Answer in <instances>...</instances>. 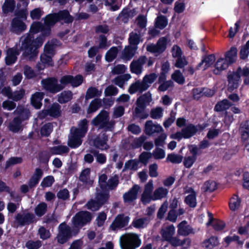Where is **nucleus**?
<instances>
[{
    "label": "nucleus",
    "instance_id": "1",
    "mask_svg": "<svg viewBox=\"0 0 249 249\" xmlns=\"http://www.w3.org/2000/svg\"><path fill=\"white\" fill-rule=\"evenodd\" d=\"M43 45L41 37L35 38L31 34H27L19 38L18 51L22 52V56L28 58L30 60H33L37 56L39 53L38 49Z\"/></svg>",
    "mask_w": 249,
    "mask_h": 249
},
{
    "label": "nucleus",
    "instance_id": "2",
    "mask_svg": "<svg viewBox=\"0 0 249 249\" xmlns=\"http://www.w3.org/2000/svg\"><path fill=\"white\" fill-rule=\"evenodd\" d=\"M109 112L104 109L101 110L99 114L91 121V124L103 129L105 132L113 131L115 128V122L109 120Z\"/></svg>",
    "mask_w": 249,
    "mask_h": 249
},
{
    "label": "nucleus",
    "instance_id": "3",
    "mask_svg": "<svg viewBox=\"0 0 249 249\" xmlns=\"http://www.w3.org/2000/svg\"><path fill=\"white\" fill-rule=\"evenodd\" d=\"M142 241L139 235L134 233H130L122 235L120 239L121 249H136L139 247Z\"/></svg>",
    "mask_w": 249,
    "mask_h": 249
},
{
    "label": "nucleus",
    "instance_id": "4",
    "mask_svg": "<svg viewBox=\"0 0 249 249\" xmlns=\"http://www.w3.org/2000/svg\"><path fill=\"white\" fill-rule=\"evenodd\" d=\"M61 106L58 103L54 102L51 105L44 104V108L38 113L40 119H44L48 116L56 119L61 116Z\"/></svg>",
    "mask_w": 249,
    "mask_h": 249
},
{
    "label": "nucleus",
    "instance_id": "5",
    "mask_svg": "<svg viewBox=\"0 0 249 249\" xmlns=\"http://www.w3.org/2000/svg\"><path fill=\"white\" fill-rule=\"evenodd\" d=\"M43 89L47 92L53 94H56L62 90L61 85L58 83L55 77H49L43 79L41 81Z\"/></svg>",
    "mask_w": 249,
    "mask_h": 249
},
{
    "label": "nucleus",
    "instance_id": "6",
    "mask_svg": "<svg viewBox=\"0 0 249 249\" xmlns=\"http://www.w3.org/2000/svg\"><path fill=\"white\" fill-rule=\"evenodd\" d=\"M71 238V235L70 227L65 222L61 223L58 226V232L56 237L57 243L60 244H64Z\"/></svg>",
    "mask_w": 249,
    "mask_h": 249
},
{
    "label": "nucleus",
    "instance_id": "7",
    "mask_svg": "<svg viewBox=\"0 0 249 249\" xmlns=\"http://www.w3.org/2000/svg\"><path fill=\"white\" fill-rule=\"evenodd\" d=\"M207 125V124L205 123L202 124H197V125H195L193 124H188L184 128H182L185 139H188L192 137L198 131H202Z\"/></svg>",
    "mask_w": 249,
    "mask_h": 249
},
{
    "label": "nucleus",
    "instance_id": "8",
    "mask_svg": "<svg viewBox=\"0 0 249 249\" xmlns=\"http://www.w3.org/2000/svg\"><path fill=\"white\" fill-rule=\"evenodd\" d=\"M92 219L90 213L88 211H80L72 218L73 225H79L82 227L89 223Z\"/></svg>",
    "mask_w": 249,
    "mask_h": 249
},
{
    "label": "nucleus",
    "instance_id": "9",
    "mask_svg": "<svg viewBox=\"0 0 249 249\" xmlns=\"http://www.w3.org/2000/svg\"><path fill=\"white\" fill-rule=\"evenodd\" d=\"M167 44V38L165 37H162L158 40L156 44L152 43L148 45L146 47V50L151 53L161 54L165 51Z\"/></svg>",
    "mask_w": 249,
    "mask_h": 249
},
{
    "label": "nucleus",
    "instance_id": "10",
    "mask_svg": "<svg viewBox=\"0 0 249 249\" xmlns=\"http://www.w3.org/2000/svg\"><path fill=\"white\" fill-rule=\"evenodd\" d=\"M35 218L34 214L31 213L23 214L18 213L15 216V223L17 224L18 226L23 227L34 223L36 221Z\"/></svg>",
    "mask_w": 249,
    "mask_h": 249
},
{
    "label": "nucleus",
    "instance_id": "11",
    "mask_svg": "<svg viewBox=\"0 0 249 249\" xmlns=\"http://www.w3.org/2000/svg\"><path fill=\"white\" fill-rule=\"evenodd\" d=\"M228 90L232 92L237 89L241 82L240 75L235 71L230 72L227 75Z\"/></svg>",
    "mask_w": 249,
    "mask_h": 249
},
{
    "label": "nucleus",
    "instance_id": "12",
    "mask_svg": "<svg viewBox=\"0 0 249 249\" xmlns=\"http://www.w3.org/2000/svg\"><path fill=\"white\" fill-rule=\"evenodd\" d=\"M27 28L25 23L18 18H14L11 22L10 31L16 35H19Z\"/></svg>",
    "mask_w": 249,
    "mask_h": 249
},
{
    "label": "nucleus",
    "instance_id": "13",
    "mask_svg": "<svg viewBox=\"0 0 249 249\" xmlns=\"http://www.w3.org/2000/svg\"><path fill=\"white\" fill-rule=\"evenodd\" d=\"M151 100L152 95L150 91L138 97L136 102L137 107L135 109V114H138L142 112V110L145 108L146 103H149Z\"/></svg>",
    "mask_w": 249,
    "mask_h": 249
},
{
    "label": "nucleus",
    "instance_id": "14",
    "mask_svg": "<svg viewBox=\"0 0 249 249\" xmlns=\"http://www.w3.org/2000/svg\"><path fill=\"white\" fill-rule=\"evenodd\" d=\"M53 56L42 53L40 56V61L36 64V67L38 71L44 70L45 68L54 66Z\"/></svg>",
    "mask_w": 249,
    "mask_h": 249
},
{
    "label": "nucleus",
    "instance_id": "15",
    "mask_svg": "<svg viewBox=\"0 0 249 249\" xmlns=\"http://www.w3.org/2000/svg\"><path fill=\"white\" fill-rule=\"evenodd\" d=\"M129 217L124 216V214H119L116 216L114 220L110 226L112 231H115L117 229L123 228L128 225Z\"/></svg>",
    "mask_w": 249,
    "mask_h": 249
},
{
    "label": "nucleus",
    "instance_id": "16",
    "mask_svg": "<svg viewBox=\"0 0 249 249\" xmlns=\"http://www.w3.org/2000/svg\"><path fill=\"white\" fill-rule=\"evenodd\" d=\"M146 61L147 57L145 55L141 56L136 60H133L130 65L131 72L136 74L141 73L143 65Z\"/></svg>",
    "mask_w": 249,
    "mask_h": 249
},
{
    "label": "nucleus",
    "instance_id": "17",
    "mask_svg": "<svg viewBox=\"0 0 249 249\" xmlns=\"http://www.w3.org/2000/svg\"><path fill=\"white\" fill-rule=\"evenodd\" d=\"M108 140V135L106 133H104L102 135V138L97 136L93 140V145L95 148L102 150H107L109 148V146L107 144Z\"/></svg>",
    "mask_w": 249,
    "mask_h": 249
},
{
    "label": "nucleus",
    "instance_id": "18",
    "mask_svg": "<svg viewBox=\"0 0 249 249\" xmlns=\"http://www.w3.org/2000/svg\"><path fill=\"white\" fill-rule=\"evenodd\" d=\"M20 54L18 51V43L13 48L8 49L7 56L5 57V63L7 65H11L15 63L18 58L17 56Z\"/></svg>",
    "mask_w": 249,
    "mask_h": 249
},
{
    "label": "nucleus",
    "instance_id": "19",
    "mask_svg": "<svg viewBox=\"0 0 249 249\" xmlns=\"http://www.w3.org/2000/svg\"><path fill=\"white\" fill-rule=\"evenodd\" d=\"M135 32H131L129 34V37L128 39L129 44L138 48V45L140 42L143 41L142 36L143 34H142L141 30H135Z\"/></svg>",
    "mask_w": 249,
    "mask_h": 249
},
{
    "label": "nucleus",
    "instance_id": "20",
    "mask_svg": "<svg viewBox=\"0 0 249 249\" xmlns=\"http://www.w3.org/2000/svg\"><path fill=\"white\" fill-rule=\"evenodd\" d=\"M56 13L58 22L62 21V23L69 24L73 21V17L70 14L67 9L59 10Z\"/></svg>",
    "mask_w": 249,
    "mask_h": 249
},
{
    "label": "nucleus",
    "instance_id": "21",
    "mask_svg": "<svg viewBox=\"0 0 249 249\" xmlns=\"http://www.w3.org/2000/svg\"><path fill=\"white\" fill-rule=\"evenodd\" d=\"M207 214L209 218L208 221L206 223L207 226H212L216 231H221L225 228L226 225L223 221L216 220L213 223L214 221L213 214L209 211L207 212Z\"/></svg>",
    "mask_w": 249,
    "mask_h": 249
},
{
    "label": "nucleus",
    "instance_id": "22",
    "mask_svg": "<svg viewBox=\"0 0 249 249\" xmlns=\"http://www.w3.org/2000/svg\"><path fill=\"white\" fill-rule=\"evenodd\" d=\"M139 187L137 185H134L130 190L123 195L124 203H131L137 199Z\"/></svg>",
    "mask_w": 249,
    "mask_h": 249
},
{
    "label": "nucleus",
    "instance_id": "23",
    "mask_svg": "<svg viewBox=\"0 0 249 249\" xmlns=\"http://www.w3.org/2000/svg\"><path fill=\"white\" fill-rule=\"evenodd\" d=\"M163 130L162 127L160 124H154L152 121L148 120L145 123L144 133L148 136H151L155 133H159Z\"/></svg>",
    "mask_w": 249,
    "mask_h": 249
},
{
    "label": "nucleus",
    "instance_id": "24",
    "mask_svg": "<svg viewBox=\"0 0 249 249\" xmlns=\"http://www.w3.org/2000/svg\"><path fill=\"white\" fill-rule=\"evenodd\" d=\"M215 60V57L214 54L203 55L202 57L201 62L196 66V70H200L203 64L205 63L203 70H206L213 64Z\"/></svg>",
    "mask_w": 249,
    "mask_h": 249
},
{
    "label": "nucleus",
    "instance_id": "25",
    "mask_svg": "<svg viewBox=\"0 0 249 249\" xmlns=\"http://www.w3.org/2000/svg\"><path fill=\"white\" fill-rule=\"evenodd\" d=\"M45 93L43 92L36 91L33 94L31 97V104L36 109H40L42 106V101L44 98Z\"/></svg>",
    "mask_w": 249,
    "mask_h": 249
},
{
    "label": "nucleus",
    "instance_id": "26",
    "mask_svg": "<svg viewBox=\"0 0 249 249\" xmlns=\"http://www.w3.org/2000/svg\"><path fill=\"white\" fill-rule=\"evenodd\" d=\"M178 233L183 236H187L190 233H194L193 229L185 220L182 221L178 226Z\"/></svg>",
    "mask_w": 249,
    "mask_h": 249
},
{
    "label": "nucleus",
    "instance_id": "27",
    "mask_svg": "<svg viewBox=\"0 0 249 249\" xmlns=\"http://www.w3.org/2000/svg\"><path fill=\"white\" fill-rule=\"evenodd\" d=\"M230 65L231 64H229L226 59L223 58H219L215 63V69L213 70V73L216 75L220 74L221 72L228 68Z\"/></svg>",
    "mask_w": 249,
    "mask_h": 249
},
{
    "label": "nucleus",
    "instance_id": "28",
    "mask_svg": "<svg viewBox=\"0 0 249 249\" xmlns=\"http://www.w3.org/2000/svg\"><path fill=\"white\" fill-rule=\"evenodd\" d=\"M14 113L18 115L16 117L19 118L21 122L28 120L31 114L29 109L23 106H18Z\"/></svg>",
    "mask_w": 249,
    "mask_h": 249
},
{
    "label": "nucleus",
    "instance_id": "29",
    "mask_svg": "<svg viewBox=\"0 0 249 249\" xmlns=\"http://www.w3.org/2000/svg\"><path fill=\"white\" fill-rule=\"evenodd\" d=\"M43 174V171L40 168H37L36 169L35 173L28 181V185L30 188L35 187L38 183Z\"/></svg>",
    "mask_w": 249,
    "mask_h": 249
},
{
    "label": "nucleus",
    "instance_id": "30",
    "mask_svg": "<svg viewBox=\"0 0 249 249\" xmlns=\"http://www.w3.org/2000/svg\"><path fill=\"white\" fill-rule=\"evenodd\" d=\"M22 122L18 117H14L12 121L9 123L8 128L9 131L13 133H18L21 129V124Z\"/></svg>",
    "mask_w": 249,
    "mask_h": 249
},
{
    "label": "nucleus",
    "instance_id": "31",
    "mask_svg": "<svg viewBox=\"0 0 249 249\" xmlns=\"http://www.w3.org/2000/svg\"><path fill=\"white\" fill-rule=\"evenodd\" d=\"M72 96L73 94L71 91L64 90L57 95V101L61 104L67 103L72 99Z\"/></svg>",
    "mask_w": 249,
    "mask_h": 249
},
{
    "label": "nucleus",
    "instance_id": "32",
    "mask_svg": "<svg viewBox=\"0 0 249 249\" xmlns=\"http://www.w3.org/2000/svg\"><path fill=\"white\" fill-rule=\"evenodd\" d=\"M158 75L156 73H151L149 74H146L141 81L142 87L144 88L145 90H146L150 85L152 84L157 79Z\"/></svg>",
    "mask_w": 249,
    "mask_h": 249
},
{
    "label": "nucleus",
    "instance_id": "33",
    "mask_svg": "<svg viewBox=\"0 0 249 249\" xmlns=\"http://www.w3.org/2000/svg\"><path fill=\"white\" fill-rule=\"evenodd\" d=\"M110 197L109 191H99L95 193V198L102 205L108 203Z\"/></svg>",
    "mask_w": 249,
    "mask_h": 249
},
{
    "label": "nucleus",
    "instance_id": "34",
    "mask_svg": "<svg viewBox=\"0 0 249 249\" xmlns=\"http://www.w3.org/2000/svg\"><path fill=\"white\" fill-rule=\"evenodd\" d=\"M237 49L235 46H232L229 51L226 52L224 59L231 64L234 63L237 58Z\"/></svg>",
    "mask_w": 249,
    "mask_h": 249
},
{
    "label": "nucleus",
    "instance_id": "35",
    "mask_svg": "<svg viewBox=\"0 0 249 249\" xmlns=\"http://www.w3.org/2000/svg\"><path fill=\"white\" fill-rule=\"evenodd\" d=\"M137 49L130 45L126 46L122 52V58L127 60H130L134 56Z\"/></svg>",
    "mask_w": 249,
    "mask_h": 249
},
{
    "label": "nucleus",
    "instance_id": "36",
    "mask_svg": "<svg viewBox=\"0 0 249 249\" xmlns=\"http://www.w3.org/2000/svg\"><path fill=\"white\" fill-rule=\"evenodd\" d=\"M241 202V198L237 195L233 194L229 202L230 209L232 211H235L239 209Z\"/></svg>",
    "mask_w": 249,
    "mask_h": 249
},
{
    "label": "nucleus",
    "instance_id": "37",
    "mask_svg": "<svg viewBox=\"0 0 249 249\" xmlns=\"http://www.w3.org/2000/svg\"><path fill=\"white\" fill-rule=\"evenodd\" d=\"M102 101L100 98H95L90 103L87 109V112L90 114L96 112L101 106Z\"/></svg>",
    "mask_w": 249,
    "mask_h": 249
},
{
    "label": "nucleus",
    "instance_id": "38",
    "mask_svg": "<svg viewBox=\"0 0 249 249\" xmlns=\"http://www.w3.org/2000/svg\"><path fill=\"white\" fill-rule=\"evenodd\" d=\"M135 13L134 9L129 10L128 8H124L121 11L119 16L121 17L122 21L126 23L128 22L130 18L134 17Z\"/></svg>",
    "mask_w": 249,
    "mask_h": 249
},
{
    "label": "nucleus",
    "instance_id": "39",
    "mask_svg": "<svg viewBox=\"0 0 249 249\" xmlns=\"http://www.w3.org/2000/svg\"><path fill=\"white\" fill-rule=\"evenodd\" d=\"M175 230L173 225L168 226L165 229H162L160 233L163 240L168 241L174 234Z\"/></svg>",
    "mask_w": 249,
    "mask_h": 249
},
{
    "label": "nucleus",
    "instance_id": "40",
    "mask_svg": "<svg viewBox=\"0 0 249 249\" xmlns=\"http://www.w3.org/2000/svg\"><path fill=\"white\" fill-rule=\"evenodd\" d=\"M16 7V1L15 0H5L2 6V10L3 13L7 14L12 13Z\"/></svg>",
    "mask_w": 249,
    "mask_h": 249
},
{
    "label": "nucleus",
    "instance_id": "41",
    "mask_svg": "<svg viewBox=\"0 0 249 249\" xmlns=\"http://www.w3.org/2000/svg\"><path fill=\"white\" fill-rule=\"evenodd\" d=\"M236 71L240 77L243 76L245 77L243 82L244 85H249V66H246L243 69L241 67H239L236 69Z\"/></svg>",
    "mask_w": 249,
    "mask_h": 249
},
{
    "label": "nucleus",
    "instance_id": "42",
    "mask_svg": "<svg viewBox=\"0 0 249 249\" xmlns=\"http://www.w3.org/2000/svg\"><path fill=\"white\" fill-rule=\"evenodd\" d=\"M119 50L117 47H111L106 53L105 59L107 62H111L114 60L118 53Z\"/></svg>",
    "mask_w": 249,
    "mask_h": 249
},
{
    "label": "nucleus",
    "instance_id": "43",
    "mask_svg": "<svg viewBox=\"0 0 249 249\" xmlns=\"http://www.w3.org/2000/svg\"><path fill=\"white\" fill-rule=\"evenodd\" d=\"M144 91H145V90L142 87L141 81L139 80H137L135 83L132 84L128 89V92L131 94H134L137 91H139L140 93H142Z\"/></svg>",
    "mask_w": 249,
    "mask_h": 249
},
{
    "label": "nucleus",
    "instance_id": "44",
    "mask_svg": "<svg viewBox=\"0 0 249 249\" xmlns=\"http://www.w3.org/2000/svg\"><path fill=\"white\" fill-rule=\"evenodd\" d=\"M168 190L162 187H159L154 192L153 195V200L161 199L166 196L168 194Z\"/></svg>",
    "mask_w": 249,
    "mask_h": 249
},
{
    "label": "nucleus",
    "instance_id": "45",
    "mask_svg": "<svg viewBox=\"0 0 249 249\" xmlns=\"http://www.w3.org/2000/svg\"><path fill=\"white\" fill-rule=\"evenodd\" d=\"M240 132L243 141H246L249 138V121H246L241 124Z\"/></svg>",
    "mask_w": 249,
    "mask_h": 249
},
{
    "label": "nucleus",
    "instance_id": "46",
    "mask_svg": "<svg viewBox=\"0 0 249 249\" xmlns=\"http://www.w3.org/2000/svg\"><path fill=\"white\" fill-rule=\"evenodd\" d=\"M69 148L66 145H58L51 147L50 152L52 155H62L69 152Z\"/></svg>",
    "mask_w": 249,
    "mask_h": 249
},
{
    "label": "nucleus",
    "instance_id": "47",
    "mask_svg": "<svg viewBox=\"0 0 249 249\" xmlns=\"http://www.w3.org/2000/svg\"><path fill=\"white\" fill-rule=\"evenodd\" d=\"M101 94L102 91H99L97 88L90 87L87 90L85 98L88 100L95 97H99Z\"/></svg>",
    "mask_w": 249,
    "mask_h": 249
},
{
    "label": "nucleus",
    "instance_id": "48",
    "mask_svg": "<svg viewBox=\"0 0 249 249\" xmlns=\"http://www.w3.org/2000/svg\"><path fill=\"white\" fill-rule=\"evenodd\" d=\"M56 45L53 42H50L48 41L47 42L44 47V53H46L48 55H50L52 56H54L55 54V48Z\"/></svg>",
    "mask_w": 249,
    "mask_h": 249
},
{
    "label": "nucleus",
    "instance_id": "49",
    "mask_svg": "<svg viewBox=\"0 0 249 249\" xmlns=\"http://www.w3.org/2000/svg\"><path fill=\"white\" fill-rule=\"evenodd\" d=\"M87 208L92 212L98 211L102 207V205L95 198L90 199L86 204Z\"/></svg>",
    "mask_w": 249,
    "mask_h": 249
},
{
    "label": "nucleus",
    "instance_id": "50",
    "mask_svg": "<svg viewBox=\"0 0 249 249\" xmlns=\"http://www.w3.org/2000/svg\"><path fill=\"white\" fill-rule=\"evenodd\" d=\"M230 103L227 99H224L218 102L215 105L214 110L217 112H220L226 110L230 107Z\"/></svg>",
    "mask_w": 249,
    "mask_h": 249
},
{
    "label": "nucleus",
    "instance_id": "51",
    "mask_svg": "<svg viewBox=\"0 0 249 249\" xmlns=\"http://www.w3.org/2000/svg\"><path fill=\"white\" fill-rule=\"evenodd\" d=\"M90 173V170L89 168H86L83 170L79 177L80 180L86 184L91 185L92 181L89 179Z\"/></svg>",
    "mask_w": 249,
    "mask_h": 249
},
{
    "label": "nucleus",
    "instance_id": "52",
    "mask_svg": "<svg viewBox=\"0 0 249 249\" xmlns=\"http://www.w3.org/2000/svg\"><path fill=\"white\" fill-rule=\"evenodd\" d=\"M82 140L80 138L72 135L69 138L68 144L71 148H78L82 144Z\"/></svg>",
    "mask_w": 249,
    "mask_h": 249
},
{
    "label": "nucleus",
    "instance_id": "53",
    "mask_svg": "<svg viewBox=\"0 0 249 249\" xmlns=\"http://www.w3.org/2000/svg\"><path fill=\"white\" fill-rule=\"evenodd\" d=\"M47 211V205L44 202L39 203L35 208V213L39 217H41L44 215Z\"/></svg>",
    "mask_w": 249,
    "mask_h": 249
},
{
    "label": "nucleus",
    "instance_id": "54",
    "mask_svg": "<svg viewBox=\"0 0 249 249\" xmlns=\"http://www.w3.org/2000/svg\"><path fill=\"white\" fill-rule=\"evenodd\" d=\"M53 125L50 123L43 125L40 130V135L42 137H48L53 131Z\"/></svg>",
    "mask_w": 249,
    "mask_h": 249
},
{
    "label": "nucleus",
    "instance_id": "55",
    "mask_svg": "<svg viewBox=\"0 0 249 249\" xmlns=\"http://www.w3.org/2000/svg\"><path fill=\"white\" fill-rule=\"evenodd\" d=\"M168 24L167 18L163 15L158 16L155 21V26L160 29H164Z\"/></svg>",
    "mask_w": 249,
    "mask_h": 249
},
{
    "label": "nucleus",
    "instance_id": "56",
    "mask_svg": "<svg viewBox=\"0 0 249 249\" xmlns=\"http://www.w3.org/2000/svg\"><path fill=\"white\" fill-rule=\"evenodd\" d=\"M139 164V161H138L136 159L134 160H129L126 162H125L124 171L130 169L133 171H136L138 168V166Z\"/></svg>",
    "mask_w": 249,
    "mask_h": 249
},
{
    "label": "nucleus",
    "instance_id": "57",
    "mask_svg": "<svg viewBox=\"0 0 249 249\" xmlns=\"http://www.w3.org/2000/svg\"><path fill=\"white\" fill-rule=\"evenodd\" d=\"M182 156L172 153L168 154L166 160L174 164H178L182 162Z\"/></svg>",
    "mask_w": 249,
    "mask_h": 249
},
{
    "label": "nucleus",
    "instance_id": "58",
    "mask_svg": "<svg viewBox=\"0 0 249 249\" xmlns=\"http://www.w3.org/2000/svg\"><path fill=\"white\" fill-rule=\"evenodd\" d=\"M24 95L25 90L23 89H20L19 90L12 91L10 99L12 100L14 102H18L23 98Z\"/></svg>",
    "mask_w": 249,
    "mask_h": 249
},
{
    "label": "nucleus",
    "instance_id": "59",
    "mask_svg": "<svg viewBox=\"0 0 249 249\" xmlns=\"http://www.w3.org/2000/svg\"><path fill=\"white\" fill-rule=\"evenodd\" d=\"M218 244V238L216 236H211L210 238L204 241V244L206 248L212 249L217 246Z\"/></svg>",
    "mask_w": 249,
    "mask_h": 249
},
{
    "label": "nucleus",
    "instance_id": "60",
    "mask_svg": "<svg viewBox=\"0 0 249 249\" xmlns=\"http://www.w3.org/2000/svg\"><path fill=\"white\" fill-rule=\"evenodd\" d=\"M45 23L47 25L53 26L58 22L56 13H53L47 15L45 18Z\"/></svg>",
    "mask_w": 249,
    "mask_h": 249
},
{
    "label": "nucleus",
    "instance_id": "61",
    "mask_svg": "<svg viewBox=\"0 0 249 249\" xmlns=\"http://www.w3.org/2000/svg\"><path fill=\"white\" fill-rule=\"evenodd\" d=\"M184 202L191 208H195L197 205L196 195H188L184 199Z\"/></svg>",
    "mask_w": 249,
    "mask_h": 249
},
{
    "label": "nucleus",
    "instance_id": "62",
    "mask_svg": "<svg viewBox=\"0 0 249 249\" xmlns=\"http://www.w3.org/2000/svg\"><path fill=\"white\" fill-rule=\"evenodd\" d=\"M249 54V40L245 45L241 47L239 52V56L241 59L245 60L248 58Z\"/></svg>",
    "mask_w": 249,
    "mask_h": 249
},
{
    "label": "nucleus",
    "instance_id": "63",
    "mask_svg": "<svg viewBox=\"0 0 249 249\" xmlns=\"http://www.w3.org/2000/svg\"><path fill=\"white\" fill-rule=\"evenodd\" d=\"M42 27H44V25L40 22H33L30 26V33L29 34H31L33 35L35 34H37L40 32L41 28Z\"/></svg>",
    "mask_w": 249,
    "mask_h": 249
},
{
    "label": "nucleus",
    "instance_id": "64",
    "mask_svg": "<svg viewBox=\"0 0 249 249\" xmlns=\"http://www.w3.org/2000/svg\"><path fill=\"white\" fill-rule=\"evenodd\" d=\"M42 246V242L39 240H29L26 242L25 247L28 249H39Z\"/></svg>",
    "mask_w": 249,
    "mask_h": 249
}]
</instances>
